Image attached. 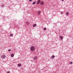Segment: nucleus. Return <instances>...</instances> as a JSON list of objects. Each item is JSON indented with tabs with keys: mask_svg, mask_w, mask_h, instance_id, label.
Here are the masks:
<instances>
[{
	"mask_svg": "<svg viewBox=\"0 0 73 73\" xmlns=\"http://www.w3.org/2000/svg\"><path fill=\"white\" fill-rule=\"evenodd\" d=\"M7 73H9V72H7Z\"/></svg>",
	"mask_w": 73,
	"mask_h": 73,
	"instance_id": "obj_21",
	"label": "nucleus"
},
{
	"mask_svg": "<svg viewBox=\"0 0 73 73\" xmlns=\"http://www.w3.org/2000/svg\"><path fill=\"white\" fill-rule=\"evenodd\" d=\"M11 57H13L14 56V55L13 54H12L11 55Z\"/></svg>",
	"mask_w": 73,
	"mask_h": 73,
	"instance_id": "obj_11",
	"label": "nucleus"
},
{
	"mask_svg": "<svg viewBox=\"0 0 73 73\" xmlns=\"http://www.w3.org/2000/svg\"><path fill=\"white\" fill-rule=\"evenodd\" d=\"M63 13H62V12H61V14H62Z\"/></svg>",
	"mask_w": 73,
	"mask_h": 73,
	"instance_id": "obj_22",
	"label": "nucleus"
},
{
	"mask_svg": "<svg viewBox=\"0 0 73 73\" xmlns=\"http://www.w3.org/2000/svg\"><path fill=\"white\" fill-rule=\"evenodd\" d=\"M64 0H62V1H64Z\"/></svg>",
	"mask_w": 73,
	"mask_h": 73,
	"instance_id": "obj_23",
	"label": "nucleus"
},
{
	"mask_svg": "<svg viewBox=\"0 0 73 73\" xmlns=\"http://www.w3.org/2000/svg\"><path fill=\"white\" fill-rule=\"evenodd\" d=\"M10 36H13V34H11L10 35Z\"/></svg>",
	"mask_w": 73,
	"mask_h": 73,
	"instance_id": "obj_17",
	"label": "nucleus"
},
{
	"mask_svg": "<svg viewBox=\"0 0 73 73\" xmlns=\"http://www.w3.org/2000/svg\"><path fill=\"white\" fill-rule=\"evenodd\" d=\"M29 1L31 2V1H32V0H29Z\"/></svg>",
	"mask_w": 73,
	"mask_h": 73,
	"instance_id": "obj_20",
	"label": "nucleus"
},
{
	"mask_svg": "<svg viewBox=\"0 0 73 73\" xmlns=\"http://www.w3.org/2000/svg\"><path fill=\"white\" fill-rule=\"evenodd\" d=\"M2 7H4V4H3L1 5Z\"/></svg>",
	"mask_w": 73,
	"mask_h": 73,
	"instance_id": "obj_14",
	"label": "nucleus"
},
{
	"mask_svg": "<svg viewBox=\"0 0 73 73\" xmlns=\"http://www.w3.org/2000/svg\"><path fill=\"white\" fill-rule=\"evenodd\" d=\"M36 26V24H34V25H33V27H35Z\"/></svg>",
	"mask_w": 73,
	"mask_h": 73,
	"instance_id": "obj_10",
	"label": "nucleus"
},
{
	"mask_svg": "<svg viewBox=\"0 0 73 73\" xmlns=\"http://www.w3.org/2000/svg\"><path fill=\"white\" fill-rule=\"evenodd\" d=\"M18 66L19 67L21 66V64H18Z\"/></svg>",
	"mask_w": 73,
	"mask_h": 73,
	"instance_id": "obj_9",
	"label": "nucleus"
},
{
	"mask_svg": "<svg viewBox=\"0 0 73 73\" xmlns=\"http://www.w3.org/2000/svg\"><path fill=\"white\" fill-rule=\"evenodd\" d=\"M40 4L41 5H42L44 4V2L42 1H41L40 3Z\"/></svg>",
	"mask_w": 73,
	"mask_h": 73,
	"instance_id": "obj_4",
	"label": "nucleus"
},
{
	"mask_svg": "<svg viewBox=\"0 0 73 73\" xmlns=\"http://www.w3.org/2000/svg\"><path fill=\"white\" fill-rule=\"evenodd\" d=\"M40 1H41L40 0H38L36 3V4H39L40 3Z\"/></svg>",
	"mask_w": 73,
	"mask_h": 73,
	"instance_id": "obj_2",
	"label": "nucleus"
},
{
	"mask_svg": "<svg viewBox=\"0 0 73 73\" xmlns=\"http://www.w3.org/2000/svg\"><path fill=\"white\" fill-rule=\"evenodd\" d=\"M66 15H69V13L68 12H67L66 13Z\"/></svg>",
	"mask_w": 73,
	"mask_h": 73,
	"instance_id": "obj_12",
	"label": "nucleus"
},
{
	"mask_svg": "<svg viewBox=\"0 0 73 73\" xmlns=\"http://www.w3.org/2000/svg\"><path fill=\"white\" fill-rule=\"evenodd\" d=\"M9 52H10V51H11V49H9L8 50Z\"/></svg>",
	"mask_w": 73,
	"mask_h": 73,
	"instance_id": "obj_18",
	"label": "nucleus"
},
{
	"mask_svg": "<svg viewBox=\"0 0 73 73\" xmlns=\"http://www.w3.org/2000/svg\"><path fill=\"white\" fill-rule=\"evenodd\" d=\"M37 56H35L34 57L33 59L34 60H36L37 59Z\"/></svg>",
	"mask_w": 73,
	"mask_h": 73,
	"instance_id": "obj_5",
	"label": "nucleus"
},
{
	"mask_svg": "<svg viewBox=\"0 0 73 73\" xmlns=\"http://www.w3.org/2000/svg\"><path fill=\"white\" fill-rule=\"evenodd\" d=\"M54 57L55 56H54V55H52L51 57L52 59H53L54 58Z\"/></svg>",
	"mask_w": 73,
	"mask_h": 73,
	"instance_id": "obj_7",
	"label": "nucleus"
},
{
	"mask_svg": "<svg viewBox=\"0 0 73 73\" xmlns=\"http://www.w3.org/2000/svg\"><path fill=\"white\" fill-rule=\"evenodd\" d=\"M30 50L31 51H33L35 50V47L32 46L30 48Z\"/></svg>",
	"mask_w": 73,
	"mask_h": 73,
	"instance_id": "obj_1",
	"label": "nucleus"
},
{
	"mask_svg": "<svg viewBox=\"0 0 73 73\" xmlns=\"http://www.w3.org/2000/svg\"><path fill=\"white\" fill-rule=\"evenodd\" d=\"M1 57L2 58H5V55H3L1 56Z\"/></svg>",
	"mask_w": 73,
	"mask_h": 73,
	"instance_id": "obj_3",
	"label": "nucleus"
},
{
	"mask_svg": "<svg viewBox=\"0 0 73 73\" xmlns=\"http://www.w3.org/2000/svg\"><path fill=\"white\" fill-rule=\"evenodd\" d=\"M36 4V2L35 1L33 2V4Z\"/></svg>",
	"mask_w": 73,
	"mask_h": 73,
	"instance_id": "obj_13",
	"label": "nucleus"
},
{
	"mask_svg": "<svg viewBox=\"0 0 73 73\" xmlns=\"http://www.w3.org/2000/svg\"><path fill=\"white\" fill-rule=\"evenodd\" d=\"M73 64V62H71L70 63V64Z\"/></svg>",
	"mask_w": 73,
	"mask_h": 73,
	"instance_id": "obj_15",
	"label": "nucleus"
},
{
	"mask_svg": "<svg viewBox=\"0 0 73 73\" xmlns=\"http://www.w3.org/2000/svg\"><path fill=\"white\" fill-rule=\"evenodd\" d=\"M27 24H29V22H27Z\"/></svg>",
	"mask_w": 73,
	"mask_h": 73,
	"instance_id": "obj_19",
	"label": "nucleus"
},
{
	"mask_svg": "<svg viewBox=\"0 0 73 73\" xmlns=\"http://www.w3.org/2000/svg\"><path fill=\"white\" fill-rule=\"evenodd\" d=\"M46 28H44V31L46 30Z\"/></svg>",
	"mask_w": 73,
	"mask_h": 73,
	"instance_id": "obj_16",
	"label": "nucleus"
},
{
	"mask_svg": "<svg viewBox=\"0 0 73 73\" xmlns=\"http://www.w3.org/2000/svg\"><path fill=\"white\" fill-rule=\"evenodd\" d=\"M59 37L60 38L61 40H62L63 39V37L61 36H60Z\"/></svg>",
	"mask_w": 73,
	"mask_h": 73,
	"instance_id": "obj_8",
	"label": "nucleus"
},
{
	"mask_svg": "<svg viewBox=\"0 0 73 73\" xmlns=\"http://www.w3.org/2000/svg\"><path fill=\"white\" fill-rule=\"evenodd\" d=\"M41 13V11H39L38 12V15H40V13Z\"/></svg>",
	"mask_w": 73,
	"mask_h": 73,
	"instance_id": "obj_6",
	"label": "nucleus"
}]
</instances>
